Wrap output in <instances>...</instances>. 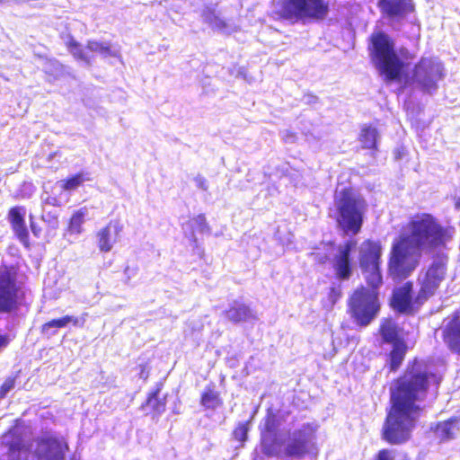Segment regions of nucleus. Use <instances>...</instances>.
Listing matches in <instances>:
<instances>
[{"instance_id":"f257e3e1","label":"nucleus","mask_w":460,"mask_h":460,"mask_svg":"<svg viewBox=\"0 0 460 460\" xmlns=\"http://www.w3.org/2000/svg\"><path fill=\"white\" fill-rule=\"evenodd\" d=\"M434 375L417 358L394 379L390 387L391 406L382 429V438L391 445L406 443L424 408Z\"/></svg>"},{"instance_id":"473e14b6","label":"nucleus","mask_w":460,"mask_h":460,"mask_svg":"<svg viewBox=\"0 0 460 460\" xmlns=\"http://www.w3.org/2000/svg\"><path fill=\"white\" fill-rule=\"evenodd\" d=\"M342 289L341 285L330 287L326 297L322 299V305L326 309H332L334 305L341 298Z\"/></svg>"},{"instance_id":"f8f14e48","label":"nucleus","mask_w":460,"mask_h":460,"mask_svg":"<svg viewBox=\"0 0 460 460\" xmlns=\"http://www.w3.org/2000/svg\"><path fill=\"white\" fill-rule=\"evenodd\" d=\"M68 450L64 438L46 433L34 438L32 456L35 460H65Z\"/></svg>"},{"instance_id":"ddd939ff","label":"nucleus","mask_w":460,"mask_h":460,"mask_svg":"<svg viewBox=\"0 0 460 460\" xmlns=\"http://www.w3.org/2000/svg\"><path fill=\"white\" fill-rule=\"evenodd\" d=\"M412 282L407 281L402 286L394 290L391 297L390 305L395 312L407 315H413L425 303H417V296L414 299H412Z\"/></svg>"},{"instance_id":"cd10ccee","label":"nucleus","mask_w":460,"mask_h":460,"mask_svg":"<svg viewBox=\"0 0 460 460\" xmlns=\"http://www.w3.org/2000/svg\"><path fill=\"white\" fill-rule=\"evenodd\" d=\"M89 173L86 172H78L69 175L59 181L60 189L64 191H73L77 190L84 182L90 181Z\"/></svg>"},{"instance_id":"c9c22d12","label":"nucleus","mask_w":460,"mask_h":460,"mask_svg":"<svg viewBox=\"0 0 460 460\" xmlns=\"http://www.w3.org/2000/svg\"><path fill=\"white\" fill-rule=\"evenodd\" d=\"M357 244V241L354 239H349L344 242L343 245L339 249V252L335 255V257L352 260L351 252L355 248Z\"/></svg>"},{"instance_id":"f03ea898","label":"nucleus","mask_w":460,"mask_h":460,"mask_svg":"<svg viewBox=\"0 0 460 460\" xmlns=\"http://www.w3.org/2000/svg\"><path fill=\"white\" fill-rule=\"evenodd\" d=\"M455 229L443 226L430 213H416L401 226V231L391 245L387 261V273L395 280H402L418 268L423 252L447 248L452 241Z\"/></svg>"},{"instance_id":"f3484780","label":"nucleus","mask_w":460,"mask_h":460,"mask_svg":"<svg viewBox=\"0 0 460 460\" xmlns=\"http://www.w3.org/2000/svg\"><path fill=\"white\" fill-rule=\"evenodd\" d=\"M122 226L118 220H111L105 226L96 233L97 246L102 252L111 251L113 244L117 242Z\"/></svg>"},{"instance_id":"4c0bfd02","label":"nucleus","mask_w":460,"mask_h":460,"mask_svg":"<svg viewBox=\"0 0 460 460\" xmlns=\"http://www.w3.org/2000/svg\"><path fill=\"white\" fill-rule=\"evenodd\" d=\"M16 376H8L0 386V399L5 397L7 393L15 385Z\"/></svg>"},{"instance_id":"b1692460","label":"nucleus","mask_w":460,"mask_h":460,"mask_svg":"<svg viewBox=\"0 0 460 460\" xmlns=\"http://www.w3.org/2000/svg\"><path fill=\"white\" fill-rule=\"evenodd\" d=\"M68 323L82 327L84 325V320L80 321L77 317L72 315H64L44 323L40 326V332L46 335H55L58 329L66 327Z\"/></svg>"},{"instance_id":"58836bf2","label":"nucleus","mask_w":460,"mask_h":460,"mask_svg":"<svg viewBox=\"0 0 460 460\" xmlns=\"http://www.w3.org/2000/svg\"><path fill=\"white\" fill-rule=\"evenodd\" d=\"M375 460H394V457L391 450L383 448L377 452Z\"/></svg>"},{"instance_id":"e433bc0d","label":"nucleus","mask_w":460,"mask_h":460,"mask_svg":"<svg viewBox=\"0 0 460 460\" xmlns=\"http://www.w3.org/2000/svg\"><path fill=\"white\" fill-rule=\"evenodd\" d=\"M194 224L193 228L200 232H209L210 228L207 223V219L204 214H199L192 218Z\"/></svg>"},{"instance_id":"5701e85b","label":"nucleus","mask_w":460,"mask_h":460,"mask_svg":"<svg viewBox=\"0 0 460 460\" xmlns=\"http://www.w3.org/2000/svg\"><path fill=\"white\" fill-rule=\"evenodd\" d=\"M225 315L227 320L234 323H240L251 319H256V316L252 314V311L247 305L237 301H234L228 309L225 311Z\"/></svg>"},{"instance_id":"79ce46f5","label":"nucleus","mask_w":460,"mask_h":460,"mask_svg":"<svg viewBox=\"0 0 460 460\" xmlns=\"http://www.w3.org/2000/svg\"><path fill=\"white\" fill-rule=\"evenodd\" d=\"M139 368V377L143 380H146L149 376V371L146 363L140 364L138 366Z\"/></svg>"},{"instance_id":"ea45409f","label":"nucleus","mask_w":460,"mask_h":460,"mask_svg":"<svg viewBox=\"0 0 460 460\" xmlns=\"http://www.w3.org/2000/svg\"><path fill=\"white\" fill-rule=\"evenodd\" d=\"M12 340L10 334L0 332V353L10 345Z\"/></svg>"},{"instance_id":"49530a36","label":"nucleus","mask_w":460,"mask_h":460,"mask_svg":"<svg viewBox=\"0 0 460 460\" xmlns=\"http://www.w3.org/2000/svg\"><path fill=\"white\" fill-rule=\"evenodd\" d=\"M199 186L204 190L207 189V186H206V181L204 180H202L199 183Z\"/></svg>"},{"instance_id":"423d86ee","label":"nucleus","mask_w":460,"mask_h":460,"mask_svg":"<svg viewBox=\"0 0 460 460\" xmlns=\"http://www.w3.org/2000/svg\"><path fill=\"white\" fill-rule=\"evenodd\" d=\"M25 279L18 263L0 264V314H16L23 305Z\"/></svg>"},{"instance_id":"72a5a7b5","label":"nucleus","mask_w":460,"mask_h":460,"mask_svg":"<svg viewBox=\"0 0 460 460\" xmlns=\"http://www.w3.org/2000/svg\"><path fill=\"white\" fill-rule=\"evenodd\" d=\"M86 49L93 52H97L104 56H113L111 45L96 40H88Z\"/></svg>"},{"instance_id":"a878e982","label":"nucleus","mask_w":460,"mask_h":460,"mask_svg":"<svg viewBox=\"0 0 460 460\" xmlns=\"http://www.w3.org/2000/svg\"><path fill=\"white\" fill-rule=\"evenodd\" d=\"M358 141L362 148L376 151L378 147L377 129L370 125L363 126L358 135Z\"/></svg>"},{"instance_id":"393cba45","label":"nucleus","mask_w":460,"mask_h":460,"mask_svg":"<svg viewBox=\"0 0 460 460\" xmlns=\"http://www.w3.org/2000/svg\"><path fill=\"white\" fill-rule=\"evenodd\" d=\"M408 346L406 342H400L392 345V349L387 354V365L390 372H396L402 366Z\"/></svg>"},{"instance_id":"9b49d317","label":"nucleus","mask_w":460,"mask_h":460,"mask_svg":"<svg viewBox=\"0 0 460 460\" xmlns=\"http://www.w3.org/2000/svg\"><path fill=\"white\" fill-rule=\"evenodd\" d=\"M444 77V66L436 58H421L412 70V81L424 93H431L438 89V82Z\"/></svg>"},{"instance_id":"412c9836","label":"nucleus","mask_w":460,"mask_h":460,"mask_svg":"<svg viewBox=\"0 0 460 460\" xmlns=\"http://www.w3.org/2000/svg\"><path fill=\"white\" fill-rule=\"evenodd\" d=\"M279 424V420L276 413L269 412L266 414L263 427L261 429V444L264 455L266 445L272 443L273 439H279L278 438Z\"/></svg>"},{"instance_id":"2f4dec72","label":"nucleus","mask_w":460,"mask_h":460,"mask_svg":"<svg viewBox=\"0 0 460 460\" xmlns=\"http://www.w3.org/2000/svg\"><path fill=\"white\" fill-rule=\"evenodd\" d=\"M66 47L76 60L84 61L86 64L91 63L89 57L85 54L81 44L73 37H70L66 42Z\"/></svg>"},{"instance_id":"7c9ffc66","label":"nucleus","mask_w":460,"mask_h":460,"mask_svg":"<svg viewBox=\"0 0 460 460\" xmlns=\"http://www.w3.org/2000/svg\"><path fill=\"white\" fill-rule=\"evenodd\" d=\"M204 18L206 22L215 30L222 31L228 28V23L214 9L206 10Z\"/></svg>"},{"instance_id":"20e7f679","label":"nucleus","mask_w":460,"mask_h":460,"mask_svg":"<svg viewBox=\"0 0 460 460\" xmlns=\"http://www.w3.org/2000/svg\"><path fill=\"white\" fill-rule=\"evenodd\" d=\"M368 48L372 62L386 82L399 81L404 70V63L394 49V40L384 31L371 34Z\"/></svg>"},{"instance_id":"c85d7f7f","label":"nucleus","mask_w":460,"mask_h":460,"mask_svg":"<svg viewBox=\"0 0 460 460\" xmlns=\"http://www.w3.org/2000/svg\"><path fill=\"white\" fill-rule=\"evenodd\" d=\"M333 270L339 280H349L353 273V261L334 257Z\"/></svg>"},{"instance_id":"39448f33","label":"nucleus","mask_w":460,"mask_h":460,"mask_svg":"<svg viewBox=\"0 0 460 460\" xmlns=\"http://www.w3.org/2000/svg\"><path fill=\"white\" fill-rule=\"evenodd\" d=\"M330 12L326 0H278L270 13L275 21L306 23L324 20Z\"/></svg>"},{"instance_id":"9d476101","label":"nucleus","mask_w":460,"mask_h":460,"mask_svg":"<svg viewBox=\"0 0 460 460\" xmlns=\"http://www.w3.org/2000/svg\"><path fill=\"white\" fill-rule=\"evenodd\" d=\"M448 256L446 253L437 254L428 266L423 278L420 280L417 303L426 302L435 295L447 272Z\"/></svg>"},{"instance_id":"4be33fe9","label":"nucleus","mask_w":460,"mask_h":460,"mask_svg":"<svg viewBox=\"0 0 460 460\" xmlns=\"http://www.w3.org/2000/svg\"><path fill=\"white\" fill-rule=\"evenodd\" d=\"M460 418L452 417L444 421H438L432 427V431L441 442L448 441L456 438L459 430Z\"/></svg>"},{"instance_id":"2eb2a0df","label":"nucleus","mask_w":460,"mask_h":460,"mask_svg":"<svg viewBox=\"0 0 460 460\" xmlns=\"http://www.w3.org/2000/svg\"><path fill=\"white\" fill-rule=\"evenodd\" d=\"M376 5L384 17L394 20L404 19L415 11L413 0H377Z\"/></svg>"},{"instance_id":"6ab92c4d","label":"nucleus","mask_w":460,"mask_h":460,"mask_svg":"<svg viewBox=\"0 0 460 460\" xmlns=\"http://www.w3.org/2000/svg\"><path fill=\"white\" fill-rule=\"evenodd\" d=\"M4 436L7 438L3 442L7 452L1 460H22L21 452L25 449V443L22 434L11 429Z\"/></svg>"},{"instance_id":"37998d69","label":"nucleus","mask_w":460,"mask_h":460,"mask_svg":"<svg viewBox=\"0 0 460 460\" xmlns=\"http://www.w3.org/2000/svg\"><path fill=\"white\" fill-rule=\"evenodd\" d=\"M30 228L34 236L39 237L40 235V233H41L40 226H38L35 222H33L31 220L30 222Z\"/></svg>"},{"instance_id":"0eeeda50","label":"nucleus","mask_w":460,"mask_h":460,"mask_svg":"<svg viewBox=\"0 0 460 460\" xmlns=\"http://www.w3.org/2000/svg\"><path fill=\"white\" fill-rule=\"evenodd\" d=\"M314 429L310 424L288 433L285 439H273L266 445L265 456L283 459H302L314 448Z\"/></svg>"},{"instance_id":"a18cd8bd","label":"nucleus","mask_w":460,"mask_h":460,"mask_svg":"<svg viewBox=\"0 0 460 460\" xmlns=\"http://www.w3.org/2000/svg\"><path fill=\"white\" fill-rule=\"evenodd\" d=\"M455 208L456 209H459L460 208V197L457 198L456 200H455Z\"/></svg>"},{"instance_id":"aec40b11","label":"nucleus","mask_w":460,"mask_h":460,"mask_svg":"<svg viewBox=\"0 0 460 460\" xmlns=\"http://www.w3.org/2000/svg\"><path fill=\"white\" fill-rule=\"evenodd\" d=\"M378 332L384 343L394 345L406 342L402 335V329L390 317L381 321Z\"/></svg>"},{"instance_id":"c756f323","label":"nucleus","mask_w":460,"mask_h":460,"mask_svg":"<svg viewBox=\"0 0 460 460\" xmlns=\"http://www.w3.org/2000/svg\"><path fill=\"white\" fill-rule=\"evenodd\" d=\"M87 214V208H82L75 210L68 219L66 231L70 234H79L83 232L84 217Z\"/></svg>"},{"instance_id":"de8ad7c7","label":"nucleus","mask_w":460,"mask_h":460,"mask_svg":"<svg viewBox=\"0 0 460 460\" xmlns=\"http://www.w3.org/2000/svg\"><path fill=\"white\" fill-rule=\"evenodd\" d=\"M4 2V0H0V4H3Z\"/></svg>"},{"instance_id":"bb28decb","label":"nucleus","mask_w":460,"mask_h":460,"mask_svg":"<svg viewBox=\"0 0 460 460\" xmlns=\"http://www.w3.org/2000/svg\"><path fill=\"white\" fill-rule=\"evenodd\" d=\"M199 402L205 409L214 410L223 404L220 393L216 390L214 385H208L200 394Z\"/></svg>"},{"instance_id":"6e6552de","label":"nucleus","mask_w":460,"mask_h":460,"mask_svg":"<svg viewBox=\"0 0 460 460\" xmlns=\"http://www.w3.org/2000/svg\"><path fill=\"white\" fill-rule=\"evenodd\" d=\"M379 288H357L348 299V313L359 326H367L378 314L380 302L378 298Z\"/></svg>"},{"instance_id":"1a4fd4ad","label":"nucleus","mask_w":460,"mask_h":460,"mask_svg":"<svg viewBox=\"0 0 460 460\" xmlns=\"http://www.w3.org/2000/svg\"><path fill=\"white\" fill-rule=\"evenodd\" d=\"M383 247L378 240L366 239L358 252V266L368 287L380 288Z\"/></svg>"},{"instance_id":"4468645a","label":"nucleus","mask_w":460,"mask_h":460,"mask_svg":"<svg viewBox=\"0 0 460 460\" xmlns=\"http://www.w3.org/2000/svg\"><path fill=\"white\" fill-rule=\"evenodd\" d=\"M26 209L22 206H14L9 208L7 218L12 231L15 237L23 245L25 249H30V234L25 222Z\"/></svg>"},{"instance_id":"a19ab883","label":"nucleus","mask_w":460,"mask_h":460,"mask_svg":"<svg viewBox=\"0 0 460 460\" xmlns=\"http://www.w3.org/2000/svg\"><path fill=\"white\" fill-rule=\"evenodd\" d=\"M311 256L314 258L315 263L319 265L325 264L327 261L329 260L328 255L326 253L324 254H319L316 252H312Z\"/></svg>"},{"instance_id":"c03bdc74","label":"nucleus","mask_w":460,"mask_h":460,"mask_svg":"<svg viewBox=\"0 0 460 460\" xmlns=\"http://www.w3.org/2000/svg\"><path fill=\"white\" fill-rule=\"evenodd\" d=\"M49 203L53 206V207H60V202L58 201V199L57 198H50L48 199Z\"/></svg>"},{"instance_id":"7ed1b4c3","label":"nucleus","mask_w":460,"mask_h":460,"mask_svg":"<svg viewBox=\"0 0 460 460\" xmlns=\"http://www.w3.org/2000/svg\"><path fill=\"white\" fill-rule=\"evenodd\" d=\"M333 204L335 208L333 218L339 229L352 235L360 233L367 202L358 189L350 184L336 189Z\"/></svg>"},{"instance_id":"dca6fc26","label":"nucleus","mask_w":460,"mask_h":460,"mask_svg":"<svg viewBox=\"0 0 460 460\" xmlns=\"http://www.w3.org/2000/svg\"><path fill=\"white\" fill-rule=\"evenodd\" d=\"M442 340L447 349L460 355V311H454L442 329Z\"/></svg>"},{"instance_id":"a211bd4d","label":"nucleus","mask_w":460,"mask_h":460,"mask_svg":"<svg viewBox=\"0 0 460 460\" xmlns=\"http://www.w3.org/2000/svg\"><path fill=\"white\" fill-rule=\"evenodd\" d=\"M163 389L164 383L157 382L155 387L147 393L145 402L141 404V409L149 407L154 418L160 416L166 411L167 394L161 396Z\"/></svg>"},{"instance_id":"f704fd0d","label":"nucleus","mask_w":460,"mask_h":460,"mask_svg":"<svg viewBox=\"0 0 460 460\" xmlns=\"http://www.w3.org/2000/svg\"><path fill=\"white\" fill-rule=\"evenodd\" d=\"M249 421L239 423L233 430L234 440L243 444L248 438Z\"/></svg>"}]
</instances>
